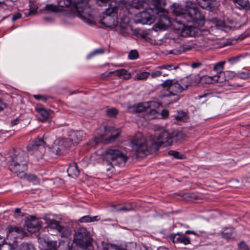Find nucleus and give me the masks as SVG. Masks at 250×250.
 <instances>
[{
	"label": "nucleus",
	"mask_w": 250,
	"mask_h": 250,
	"mask_svg": "<svg viewBox=\"0 0 250 250\" xmlns=\"http://www.w3.org/2000/svg\"><path fill=\"white\" fill-rule=\"evenodd\" d=\"M90 0H59L60 7H70L75 14L84 21L90 24L92 22V10L88 4Z\"/></svg>",
	"instance_id": "nucleus-1"
},
{
	"label": "nucleus",
	"mask_w": 250,
	"mask_h": 250,
	"mask_svg": "<svg viewBox=\"0 0 250 250\" xmlns=\"http://www.w3.org/2000/svg\"><path fill=\"white\" fill-rule=\"evenodd\" d=\"M193 77L190 75L178 81L169 79L165 81L161 84V86L164 88H167V92L163 96H176L178 93L187 90L189 86L194 84Z\"/></svg>",
	"instance_id": "nucleus-2"
},
{
	"label": "nucleus",
	"mask_w": 250,
	"mask_h": 250,
	"mask_svg": "<svg viewBox=\"0 0 250 250\" xmlns=\"http://www.w3.org/2000/svg\"><path fill=\"white\" fill-rule=\"evenodd\" d=\"M102 157L109 167L107 171L110 170L114 166L123 167L127 159V157L120 150L114 147L105 149L102 153Z\"/></svg>",
	"instance_id": "nucleus-3"
},
{
	"label": "nucleus",
	"mask_w": 250,
	"mask_h": 250,
	"mask_svg": "<svg viewBox=\"0 0 250 250\" xmlns=\"http://www.w3.org/2000/svg\"><path fill=\"white\" fill-rule=\"evenodd\" d=\"M27 161L26 154L21 151L12 157V160L9 166V169L20 178H23L25 177L27 170Z\"/></svg>",
	"instance_id": "nucleus-4"
},
{
	"label": "nucleus",
	"mask_w": 250,
	"mask_h": 250,
	"mask_svg": "<svg viewBox=\"0 0 250 250\" xmlns=\"http://www.w3.org/2000/svg\"><path fill=\"white\" fill-rule=\"evenodd\" d=\"M177 23L184 24L186 22H194L199 25L204 24V16L198 8L190 9L188 12L182 15V20H176Z\"/></svg>",
	"instance_id": "nucleus-5"
},
{
	"label": "nucleus",
	"mask_w": 250,
	"mask_h": 250,
	"mask_svg": "<svg viewBox=\"0 0 250 250\" xmlns=\"http://www.w3.org/2000/svg\"><path fill=\"white\" fill-rule=\"evenodd\" d=\"M28 151L30 152L35 162H38L43 158L45 149L44 141L42 138H36L27 146Z\"/></svg>",
	"instance_id": "nucleus-6"
},
{
	"label": "nucleus",
	"mask_w": 250,
	"mask_h": 250,
	"mask_svg": "<svg viewBox=\"0 0 250 250\" xmlns=\"http://www.w3.org/2000/svg\"><path fill=\"white\" fill-rule=\"evenodd\" d=\"M132 149L135 151L137 157L143 158L149 153L145 138L140 135L131 141Z\"/></svg>",
	"instance_id": "nucleus-7"
},
{
	"label": "nucleus",
	"mask_w": 250,
	"mask_h": 250,
	"mask_svg": "<svg viewBox=\"0 0 250 250\" xmlns=\"http://www.w3.org/2000/svg\"><path fill=\"white\" fill-rule=\"evenodd\" d=\"M145 9V11L135 15L134 20L136 23L150 24L154 21L156 18L155 14L157 13L158 10L147 7Z\"/></svg>",
	"instance_id": "nucleus-8"
},
{
	"label": "nucleus",
	"mask_w": 250,
	"mask_h": 250,
	"mask_svg": "<svg viewBox=\"0 0 250 250\" xmlns=\"http://www.w3.org/2000/svg\"><path fill=\"white\" fill-rule=\"evenodd\" d=\"M117 8L116 7H109L104 12V16L101 20V23L106 27H112L117 24Z\"/></svg>",
	"instance_id": "nucleus-9"
},
{
	"label": "nucleus",
	"mask_w": 250,
	"mask_h": 250,
	"mask_svg": "<svg viewBox=\"0 0 250 250\" xmlns=\"http://www.w3.org/2000/svg\"><path fill=\"white\" fill-rule=\"evenodd\" d=\"M89 239L86 229L83 228H80L74 236L73 243L78 247L84 249L90 244Z\"/></svg>",
	"instance_id": "nucleus-10"
},
{
	"label": "nucleus",
	"mask_w": 250,
	"mask_h": 250,
	"mask_svg": "<svg viewBox=\"0 0 250 250\" xmlns=\"http://www.w3.org/2000/svg\"><path fill=\"white\" fill-rule=\"evenodd\" d=\"M71 143L66 139H58L56 140L51 147L50 151L55 155H63L71 146Z\"/></svg>",
	"instance_id": "nucleus-11"
},
{
	"label": "nucleus",
	"mask_w": 250,
	"mask_h": 250,
	"mask_svg": "<svg viewBox=\"0 0 250 250\" xmlns=\"http://www.w3.org/2000/svg\"><path fill=\"white\" fill-rule=\"evenodd\" d=\"M172 144L171 133L170 134L167 130H163L158 135L157 140L153 145L157 146L158 149V147L162 145L167 146L171 145Z\"/></svg>",
	"instance_id": "nucleus-12"
},
{
	"label": "nucleus",
	"mask_w": 250,
	"mask_h": 250,
	"mask_svg": "<svg viewBox=\"0 0 250 250\" xmlns=\"http://www.w3.org/2000/svg\"><path fill=\"white\" fill-rule=\"evenodd\" d=\"M193 76H195L193 78L194 84L198 83H200L202 84H211L215 83H222L223 80L220 79V76L218 75H215L212 77L205 75L199 78L198 76L194 75Z\"/></svg>",
	"instance_id": "nucleus-13"
},
{
	"label": "nucleus",
	"mask_w": 250,
	"mask_h": 250,
	"mask_svg": "<svg viewBox=\"0 0 250 250\" xmlns=\"http://www.w3.org/2000/svg\"><path fill=\"white\" fill-rule=\"evenodd\" d=\"M169 239L174 244H181L187 245L190 243V239L184 233L179 232L171 234L168 236Z\"/></svg>",
	"instance_id": "nucleus-14"
},
{
	"label": "nucleus",
	"mask_w": 250,
	"mask_h": 250,
	"mask_svg": "<svg viewBox=\"0 0 250 250\" xmlns=\"http://www.w3.org/2000/svg\"><path fill=\"white\" fill-rule=\"evenodd\" d=\"M155 104L152 101L148 102L141 103L137 104L134 105L129 107V110L130 112H142L147 111L149 108Z\"/></svg>",
	"instance_id": "nucleus-15"
},
{
	"label": "nucleus",
	"mask_w": 250,
	"mask_h": 250,
	"mask_svg": "<svg viewBox=\"0 0 250 250\" xmlns=\"http://www.w3.org/2000/svg\"><path fill=\"white\" fill-rule=\"evenodd\" d=\"M85 134L83 131L72 130L69 132L68 137L73 144H78L85 137Z\"/></svg>",
	"instance_id": "nucleus-16"
},
{
	"label": "nucleus",
	"mask_w": 250,
	"mask_h": 250,
	"mask_svg": "<svg viewBox=\"0 0 250 250\" xmlns=\"http://www.w3.org/2000/svg\"><path fill=\"white\" fill-rule=\"evenodd\" d=\"M44 219L45 223L47 224L48 228L55 229L59 232H61L64 229V228L60 225V223L58 221L51 218L47 215H45L44 217Z\"/></svg>",
	"instance_id": "nucleus-17"
},
{
	"label": "nucleus",
	"mask_w": 250,
	"mask_h": 250,
	"mask_svg": "<svg viewBox=\"0 0 250 250\" xmlns=\"http://www.w3.org/2000/svg\"><path fill=\"white\" fill-rule=\"evenodd\" d=\"M28 230L30 232H35L38 231L41 227V224L39 220L35 218H32L27 222Z\"/></svg>",
	"instance_id": "nucleus-18"
},
{
	"label": "nucleus",
	"mask_w": 250,
	"mask_h": 250,
	"mask_svg": "<svg viewBox=\"0 0 250 250\" xmlns=\"http://www.w3.org/2000/svg\"><path fill=\"white\" fill-rule=\"evenodd\" d=\"M170 23L169 18L166 16H163L161 17L159 21L155 24V30H157V28L159 30H165L167 28Z\"/></svg>",
	"instance_id": "nucleus-19"
},
{
	"label": "nucleus",
	"mask_w": 250,
	"mask_h": 250,
	"mask_svg": "<svg viewBox=\"0 0 250 250\" xmlns=\"http://www.w3.org/2000/svg\"><path fill=\"white\" fill-rule=\"evenodd\" d=\"M170 9L171 12L176 16L175 20V22L177 23L176 20L178 21L182 20V15H185V12H183L181 6L177 3H174L170 6Z\"/></svg>",
	"instance_id": "nucleus-20"
},
{
	"label": "nucleus",
	"mask_w": 250,
	"mask_h": 250,
	"mask_svg": "<svg viewBox=\"0 0 250 250\" xmlns=\"http://www.w3.org/2000/svg\"><path fill=\"white\" fill-rule=\"evenodd\" d=\"M110 250H141V249L135 243L130 242L122 248L117 245H112Z\"/></svg>",
	"instance_id": "nucleus-21"
},
{
	"label": "nucleus",
	"mask_w": 250,
	"mask_h": 250,
	"mask_svg": "<svg viewBox=\"0 0 250 250\" xmlns=\"http://www.w3.org/2000/svg\"><path fill=\"white\" fill-rule=\"evenodd\" d=\"M187 137L186 134L181 131H174L171 133L172 142L175 141L177 143H181Z\"/></svg>",
	"instance_id": "nucleus-22"
},
{
	"label": "nucleus",
	"mask_w": 250,
	"mask_h": 250,
	"mask_svg": "<svg viewBox=\"0 0 250 250\" xmlns=\"http://www.w3.org/2000/svg\"><path fill=\"white\" fill-rule=\"evenodd\" d=\"M129 6L130 8H134L136 9H145L148 6V3L147 1L145 0H134L132 1Z\"/></svg>",
	"instance_id": "nucleus-23"
},
{
	"label": "nucleus",
	"mask_w": 250,
	"mask_h": 250,
	"mask_svg": "<svg viewBox=\"0 0 250 250\" xmlns=\"http://www.w3.org/2000/svg\"><path fill=\"white\" fill-rule=\"evenodd\" d=\"M35 110L41 116L43 120L48 118L52 113L51 110H47L41 105H37L35 107Z\"/></svg>",
	"instance_id": "nucleus-24"
},
{
	"label": "nucleus",
	"mask_w": 250,
	"mask_h": 250,
	"mask_svg": "<svg viewBox=\"0 0 250 250\" xmlns=\"http://www.w3.org/2000/svg\"><path fill=\"white\" fill-rule=\"evenodd\" d=\"M67 171L68 175L71 177H77L79 175L80 171L78 169L77 164L75 163H72L67 168Z\"/></svg>",
	"instance_id": "nucleus-25"
},
{
	"label": "nucleus",
	"mask_w": 250,
	"mask_h": 250,
	"mask_svg": "<svg viewBox=\"0 0 250 250\" xmlns=\"http://www.w3.org/2000/svg\"><path fill=\"white\" fill-rule=\"evenodd\" d=\"M222 237L227 240L233 238L235 236L234 229L233 228H229L225 229L221 232Z\"/></svg>",
	"instance_id": "nucleus-26"
},
{
	"label": "nucleus",
	"mask_w": 250,
	"mask_h": 250,
	"mask_svg": "<svg viewBox=\"0 0 250 250\" xmlns=\"http://www.w3.org/2000/svg\"><path fill=\"white\" fill-rule=\"evenodd\" d=\"M186 23L184 24H180L182 25V27L181 28V35L183 37H188V36H192L193 35V33L192 32V27L190 26H186ZM179 29H180L179 28Z\"/></svg>",
	"instance_id": "nucleus-27"
},
{
	"label": "nucleus",
	"mask_w": 250,
	"mask_h": 250,
	"mask_svg": "<svg viewBox=\"0 0 250 250\" xmlns=\"http://www.w3.org/2000/svg\"><path fill=\"white\" fill-rule=\"evenodd\" d=\"M215 0H196L199 5L202 8L206 9H210L212 6V2Z\"/></svg>",
	"instance_id": "nucleus-28"
},
{
	"label": "nucleus",
	"mask_w": 250,
	"mask_h": 250,
	"mask_svg": "<svg viewBox=\"0 0 250 250\" xmlns=\"http://www.w3.org/2000/svg\"><path fill=\"white\" fill-rule=\"evenodd\" d=\"M225 63V61H221L215 63L213 66V70L217 73V75L220 76V79H221V75L222 74V73L224 68Z\"/></svg>",
	"instance_id": "nucleus-29"
},
{
	"label": "nucleus",
	"mask_w": 250,
	"mask_h": 250,
	"mask_svg": "<svg viewBox=\"0 0 250 250\" xmlns=\"http://www.w3.org/2000/svg\"><path fill=\"white\" fill-rule=\"evenodd\" d=\"M114 73L120 77L123 76V78L125 79H128L130 77V74L125 69L117 70L114 72Z\"/></svg>",
	"instance_id": "nucleus-30"
},
{
	"label": "nucleus",
	"mask_w": 250,
	"mask_h": 250,
	"mask_svg": "<svg viewBox=\"0 0 250 250\" xmlns=\"http://www.w3.org/2000/svg\"><path fill=\"white\" fill-rule=\"evenodd\" d=\"M150 2H151L156 8L155 9L162 8L166 4L165 0H151Z\"/></svg>",
	"instance_id": "nucleus-31"
},
{
	"label": "nucleus",
	"mask_w": 250,
	"mask_h": 250,
	"mask_svg": "<svg viewBox=\"0 0 250 250\" xmlns=\"http://www.w3.org/2000/svg\"><path fill=\"white\" fill-rule=\"evenodd\" d=\"M43 10L47 12H57L60 10V9L57 5L48 4L45 6Z\"/></svg>",
	"instance_id": "nucleus-32"
},
{
	"label": "nucleus",
	"mask_w": 250,
	"mask_h": 250,
	"mask_svg": "<svg viewBox=\"0 0 250 250\" xmlns=\"http://www.w3.org/2000/svg\"><path fill=\"white\" fill-rule=\"evenodd\" d=\"M8 231L10 233L15 234V233L19 235H22L23 230L21 227L10 226L8 228Z\"/></svg>",
	"instance_id": "nucleus-33"
},
{
	"label": "nucleus",
	"mask_w": 250,
	"mask_h": 250,
	"mask_svg": "<svg viewBox=\"0 0 250 250\" xmlns=\"http://www.w3.org/2000/svg\"><path fill=\"white\" fill-rule=\"evenodd\" d=\"M38 9L37 5L33 2L30 1L29 9L27 15H34L36 13Z\"/></svg>",
	"instance_id": "nucleus-34"
},
{
	"label": "nucleus",
	"mask_w": 250,
	"mask_h": 250,
	"mask_svg": "<svg viewBox=\"0 0 250 250\" xmlns=\"http://www.w3.org/2000/svg\"><path fill=\"white\" fill-rule=\"evenodd\" d=\"M104 53V50L103 48H100L96 49L87 56V59H90L95 55L102 54Z\"/></svg>",
	"instance_id": "nucleus-35"
},
{
	"label": "nucleus",
	"mask_w": 250,
	"mask_h": 250,
	"mask_svg": "<svg viewBox=\"0 0 250 250\" xmlns=\"http://www.w3.org/2000/svg\"><path fill=\"white\" fill-rule=\"evenodd\" d=\"M19 250H34V247L31 243H23L19 247Z\"/></svg>",
	"instance_id": "nucleus-36"
},
{
	"label": "nucleus",
	"mask_w": 250,
	"mask_h": 250,
	"mask_svg": "<svg viewBox=\"0 0 250 250\" xmlns=\"http://www.w3.org/2000/svg\"><path fill=\"white\" fill-rule=\"evenodd\" d=\"M185 7V12H188L190 9L198 8L194 2L190 0H187L186 1Z\"/></svg>",
	"instance_id": "nucleus-37"
},
{
	"label": "nucleus",
	"mask_w": 250,
	"mask_h": 250,
	"mask_svg": "<svg viewBox=\"0 0 250 250\" xmlns=\"http://www.w3.org/2000/svg\"><path fill=\"white\" fill-rule=\"evenodd\" d=\"M45 250H58L57 241H49L47 243V249Z\"/></svg>",
	"instance_id": "nucleus-38"
},
{
	"label": "nucleus",
	"mask_w": 250,
	"mask_h": 250,
	"mask_svg": "<svg viewBox=\"0 0 250 250\" xmlns=\"http://www.w3.org/2000/svg\"><path fill=\"white\" fill-rule=\"evenodd\" d=\"M120 133V131L118 130L115 133L112 134L109 138L106 139V143H109L113 142L119 136Z\"/></svg>",
	"instance_id": "nucleus-39"
},
{
	"label": "nucleus",
	"mask_w": 250,
	"mask_h": 250,
	"mask_svg": "<svg viewBox=\"0 0 250 250\" xmlns=\"http://www.w3.org/2000/svg\"><path fill=\"white\" fill-rule=\"evenodd\" d=\"M149 75L150 74L148 72H143L137 74L135 77L136 79L138 80H146Z\"/></svg>",
	"instance_id": "nucleus-40"
},
{
	"label": "nucleus",
	"mask_w": 250,
	"mask_h": 250,
	"mask_svg": "<svg viewBox=\"0 0 250 250\" xmlns=\"http://www.w3.org/2000/svg\"><path fill=\"white\" fill-rule=\"evenodd\" d=\"M236 78L242 79H246L250 77V74L248 71H241L238 72L236 76Z\"/></svg>",
	"instance_id": "nucleus-41"
},
{
	"label": "nucleus",
	"mask_w": 250,
	"mask_h": 250,
	"mask_svg": "<svg viewBox=\"0 0 250 250\" xmlns=\"http://www.w3.org/2000/svg\"><path fill=\"white\" fill-rule=\"evenodd\" d=\"M241 58H242V56L238 55L228 59V61L230 64L233 65L238 62Z\"/></svg>",
	"instance_id": "nucleus-42"
},
{
	"label": "nucleus",
	"mask_w": 250,
	"mask_h": 250,
	"mask_svg": "<svg viewBox=\"0 0 250 250\" xmlns=\"http://www.w3.org/2000/svg\"><path fill=\"white\" fill-rule=\"evenodd\" d=\"M193 48V46L189 44H183L180 45L178 48L179 50L180 51V54L183 52H186L190 50Z\"/></svg>",
	"instance_id": "nucleus-43"
},
{
	"label": "nucleus",
	"mask_w": 250,
	"mask_h": 250,
	"mask_svg": "<svg viewBox=\"0 0 250 250\" xmlns=\"http://www.w3.org/2000/svg\"><path fill=\"white\" fill-rule=\"evenodd\" d=\"M158 112L153 109H150L147 114V118L149 120L155 119L157 117Z\"/></svg>",
	"instance_id": "nucleus-44"
},
{
	"label": "nucleus",
	"mask_w": 250,
	"mask_h": 250,
	"mask_svg": "<svg viewBox=\"0 0 250 250\" xmlns=\"http://www.w3.org/2000/svg\"><path fill=\"white\" fill-rule=\"evenodd\" d=\"M118 113V110L115 108H109L106 110V114L111 117L115 116Z\"/></svg>",
	"instance_id": "nucleus-45"
},
{
	"label": "nucleus",
	"mask_w": 250,
	"mask_h": 250,
	"mask_svg": "<svg viewBox=\"0 0 250 250\" xmlns=\"http://www.w3.org/2000/svg\"><path fill=\"white\" fill-rule=\"evenodd\" d=\"M157 68L159 69H167L168 70H170L172 69H175L176 68V67L174 66L172 64H165L160 65L157 67Z\"/></svg>",
	"instance_id": "nucleus-46"
},
{
	"label": "nucleus",
	"mask_w": 250,
	"mask_h": 250,
	"mask_svg": "<svg viewBox=\"0 0 250 250\" xmlns=\"http://www.w3.org/2000/svg\"><path fill=\"white\" fill-rule=\"evenodd\" d=\"M138 56V53L136 50H131L128 54V58L131 60L136 59Z\"/></svg>",
	"instance_id": "nucleus-47"
},
{
	"label": "nucleus",
	"mask_w": 250,
	"mask_h": 250,
	"mask_svg": "<svg viewBox=\"0 0 250 250\" xmlns=\"http://www.w3.org/2000/svg\"><path fill=\"white\" fill-rule=\"evenodd\" d=\"M170 155L173 156L174 158L177 159H182L183 155H181L178 152L174 150H170L168 152Z\"/></svg>",
	"instance_id": "nucleus-48"
},
{
	"label": "nucleus",
	"mask_w": 250,
	"mask_h": 250,
	"mask_svg": "<svg viewBox=\"0 0 250 250\" xmlns=\"http://www.w3.org/2000/svg\"><path fill=\"white\" fill-rule=\"evenodd\" d=\"M159 70H156L152 72L150 74L151 77L152 78H155L162 75L163 71Z\"/></svg>",
	"instance_id": "nucleus-49"
},
{
	"label": "nucleus",
	"mask_w": 250,
	"mask_h": 250,
	"mask_svg": "<svg viewBox=\"0 0 250 250\" xmlns=\"http://www.w3.org/2000/svg\"><path fill=\"white\" fill-rule=\"evenodd\" d=\"M115 210L118 212H127L129 211V208L126 207L125 205H124L122 207H116L115 208Z\"/></svg>",
	"instance_id": "nucleus-50"
},
{
	"label": "nucleus",
	"mask_w": 250,
	"mask_h": 250,
	"mask_svg": "<svg viewBox=\"0 0 250 250\" xmlns=\"http://www.w3.org/2000/svg\"><path fill=\"white\" fill-rule=\"evenodd\" d=\"M238 250H250V248L243 241L240 242L238 245Z\"/></svg>",
	"instance_id": "nucleus-51"
},
{
	"label": "nucleus",
	"mask_w": 250,
	"mask_h": 250,
	"mask_svg": "<svg viewBox=\"0 0 250 250\" xmlns=\"http://www.w3.org/2000/svg\"><path fill=\"white\" fill-rule=\"evenodd\" d=\"M186 115V114L185 112H178V115L175 116V119L177 121H182L184 120Z\"/></svg>",
	"instance_id": "nucleus-52"
},
{
	"label": "nucleus",
	"mask_w": 250,
	"mask_h": 250,
	"mask_svg": "<svg viewBox=\"0 0 250 250\" xmlns=\"http://www.w3.org/2000/svg\"><path fill=\"white\" fill-rule=\"evenodd\" d=\"M80 221L81 222L87 223V222H92V220L91 219V217H90L88 215H86V216H84L81 217L80 219Z\"/></svg>",
	"instance_id": "nucleus-53"
},
{
	"label": "nucleus",
	"mask_w": 250,
	"mask_h": 250,
	"mask_svg": "<svg viewBox=\"0 0 250 250\" xmlns=\"http://www.w3.org/2000/svg\"><path fill=\"white\" fill-rule=\"evenodd\" d=\"M33 97L37 100H42V101H46L47 99V97L44 95H34Z\"/></svg>",
	"instance_id": "nucleus-54"
},
{
	"label": "nucleus",
	"mask_w": 250,
	"mask_h": 250,
	"mask_svg": "<svg viewBox=\"0 0 250 250\" xmlns=\"http://www.w3.org/2000/svg\"><path fill=\"white\" fill-rule=\"evenodd\" d=\"M168 54H173L174 55H177L180 54V51L179 50L178 48L176 49H174L173 50H171L169 51Z\"/></svg>",
	"instance_id": "nucleus-55"
},
{
	"label": "nucleus",
	"mask_w": 250,
	"mask_h": 250,
	"mask_svg": "<svg viewBox=\"0 0 250 250\" xmlns=\"http://www.w3.org/2000/svg\"><path fill=\"white\" fill-rule=\"evenodd\" d=\"M107 0H97V3L100 6H104L107 3Z\"/></svg>",
	"instance_id": "nucleus-56"
},
{
	"label": "nucleus",
	"mask_w": 250,
	"mask_h": 250,
	"mask_svg": "<svg viewBox=\"0 0 250 250\" xmlns=\"http://www.w3.org/2000/svg\"><path fill=\"white\" fill-rule=\"evenodd\" d=\"M21 18V14L20 13H17L13 16L12 20L14 21Z\"/></svg>",
	"instance_id": "nucleus-57"
},
{
	"label": "nucleus",
	"mask_w": 250,
	"mask_h": 250,
	"mask_svg": "<svg viewBox=\"0 0 250 250\" xmlns=\"http://www.w3.org/2000/svg\"><path fill=\"white\" fill-rule=\"evenodd\" d=\"M6 244V242L5 238L0 235V249L2 246Z\"/></svg>",
	"instance_id": "nucleus-58"
},
{
	"label": "nucleus",
	"mask_w": 250,
	"mask_h": 250,
	"mask_svg": "<svg viewBox=\"0 0 250 250\" xmlns=\"http://www.w3.org/2000/svg\"><path fill=\"white\" fill-rule=\"evenodd\" d=\"M201 65V63L199 62H194L191 63V66L193 68H198Z\"/></svg>",
	"instance_id": "nucleus-59"
},
{
	"label": "nucleus",
	"mask_w": 250,
	"mask_h": 250,
	"mask_svg": "<svg viewBox=\"0 0 250 250\" xmlns=\"http://www.w3.org/2000/svg\"><path fill=\"white\" fill-rule=\"evenodd\" d=\"M126 207L129 208V211L132 210L135 206L134 205V204L133 203H128L125 204Z\"/></svg>",
	"instance_id": "nucleus-60"
},
{
	"label": "nucleus",
	"mask_w": 250,
	"mask_h": 250,
	"mask_svg": "<svg viewBox=\"0 0 250 250\" xmlns=\"http://www.w3.org/2000/svg\"><path fill=\"white\" fill-rule=\"evenodd\" d=\"M161 115L163 118H166L168 116V111L167 110H163L161 112Z\"/></svg>",
	"instance_id": "nucleus-61"
},
{
	"label": "nucleus",
	"mask_w": 250,
	"mask_h": 250,
	"mask_svg": "<svg viewBox=\"0 0 250 250\" xmlns=\"http://www.w3.org/2000/svg\"><path fill=\"white\" fill-rule=\"evenodd\" d=\"M6 107V104L0 99V112Z\"/></svg>",
	"instance_id": "nucleus-62"
},
{
	"label": "nucleus",
	"mask_w": 250,
	"mask_h": 250,
	"mask_svg": "<svg viewBox=\"0 0 250 250\" xmlns=\"http://www.w3.org/2000/svg\"><path fill=\"white\" fill-rule=\"evenodd\" d=\"M184 234H185L186 235V234H192L195 235H198V234L197 232H196L194 231H192V230H186Z\"/></svg>",
	"instance_id": "nucleus-63"
},
{
	"label": "nucleus",
	"mask_w": 250,
	"mask_h": 250,
	"mask_svg": "<svg viewBox=\"0 0 250 250\" xmlns=\"http://www.w3.org/2000/svg\"><path fill=\"white\" fill-rule=\"evenodd\" d=\"M15 214H17L18 215H21V209L19 208H17L15 210ZM21 216H23V215H21Z\"/></svg>",
	"instance_id": "nucleus-64"
}]
</instances>
